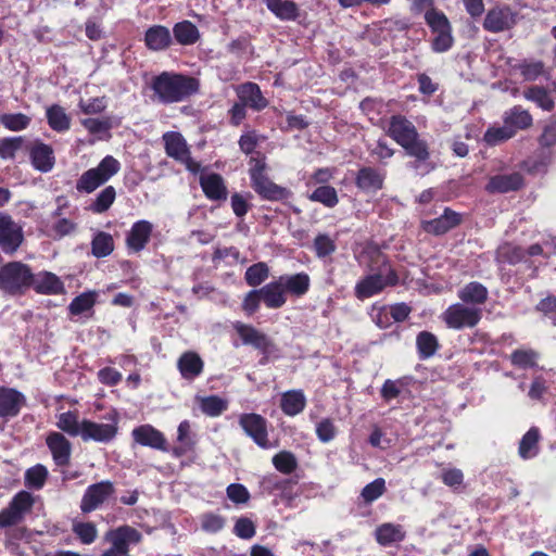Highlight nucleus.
<instances>
[{"mask_svg":"<svg viewBox=\"0 0 556 556\" xmlns=\"http://www.w3.org/2000/svg\"><path fill=\"white\" fill-rule=\"evenodd\" d=\"M105 419L108 422L80 420L76 414L66 412L58 416L56 427L72 437H80L83 441L109 443L115 439L118 431L117 413H110Z\"/></svg>","mask_w":556,"mask_h":556,"instance_id":"f257e3e1","label":"nucleus"},{"mask_svg":"<svg viewBox=\"0 0 556 556\" xmlns=\"http://www.w3.org/2000/svg\"><path fill=\"white\" fill-rule=\"evenodd\" d=\"M151 88L159 102H181L199 90L198 79L181 74L163 72L152 78Z\"/></svg>","mask_w":556,"mask_h":556,"instance_id":"f03ea898","label":"nucleus"},{"mask_svg":"<svg viewBox=\"0 0 556 556\" xmlns=\"http://www.w3.org/2000/svg\"><path fill=\"white\" fill-rule=\"evenodd\" d=\"M388 134L417 161H426L429 157L427 143L419 138L414 124L404 116L395 115L391 117Z\"/></svg>","mask_w":556,"mask_h":556,"instance_id":"7ed1b4c3","label":"nucleus"},{"mask_svg":"<svg viewBox=\"0 0 556 556\" xmlns=\"http://www.w3.org/2000/svg\"><path fill=\"white\" fill-rule=\"evenodd\" d=\"M33 273L28 265L10 262L0 267V290L7 294H22L31 286Z\"/></svg>","mask_w":556,"mask_h":556,"instance_id":"20e7f679","label":"nucleus"},{"mask_svg":"<svg viewBox=\"0 0 556 556\" xmlns=\"http://www.w3.org/2000/svg\"><path fill=\"white\" fill-rule=\"evenodd\" d=\"M119 168V162L115 157L106 155L97 167L90 168L81 174L76 181V190L91 193L117 174Z\"/></svg>","mask_w":556,"mask_h":556,"instance_id":"39448f33","label":"nucleus"},{"mask_svg":"<svg viewBox=\"0 0 556 556\" xmlns=\"http://www.w3.org/2000/svg\"><path fill=\"white\" fill-rule=\"evenodd\" d=\"M141 538V533L130 526L110 530L104 536V540L110 543V547L101 556H130V545L138 544Z\"/></svg>","mask_w":556,"mask_h":556,"instance_id":"423d86ee","label":"nucleus"},{"mask_svg":"<svg viewBox=\"0 0 556 556\" xmlns=\"http://www.w3.org/2000/svg\"><path fill=\"white\" fill-rule=\"evenodd\" d=\"M397 282L396 274L389 267L381 268L378 274L368 275L355 286V295L359 300L370 298L383 290L387 286Z\"/></svg>","mask_w":556,"mask_h":556,"instance_id":"0eeeda50","label":"nucleus"},{"mask_svg":"<svg viewBox=\"0 0 556 556\" xmlns=\"http://www.w3.org/2000/svg\"><path fill=\"white\" fill-rule=\"evenodd\" d=\"M481 309L463 303L451 305L442 315L448 328H472L481 319Z\"/></svg>","mask_w":556,"mask_h":556,"instance_id":"6e6552de","label":"nucleus"},{"mask_svg":"<svg viewBox=\"0 0 556 556\" xmlns=\"http://www.w3.org/2000/svg\"><path fill=\"white\" fill-rule=\"evenodd\" d=\"M34 497L26 491L18 492L9 506L0 511V528H7L20 523L31 509Z\"/></svg>","mask_w":556,"mask_h":556,"instance_id":"1a4fd4ad","label":"nucleus"},{"mask_svg":"<svg viewBox=\"0 0 556 556\" xmlns=\"http://www.w3.org/2000/svg\"><path fill=\"white\" fill-rule=\"evenodd\" d=\"M115 489L112 482L101 481L89 485L81 498L80 509L90 513L99 508L113 493Z\"/></svg>","mask_w":556,"mask_h":556,"instance_id":"9d476101","label":"nucleus"},{"mask_svg":"<svg viewBox=\"0 0 556 556\" xmlns=\"http://www.w3.org/2000/svg\"><path fill=\"white\" fill-rule=\"evenodd\" d=\"M239 424L260 447L269 448L271 445L267 438V422L265 418L257 414H243L239 418Z\"/></svg>","mask_w":556,"mask_h":556,"instance_id":"9b49d317","label":"nucleus"},{"mask_svg":"<svg viewBox=\"0 0 556 556\" xmlns=\"http://www.w3.org/2000/svg\"><path fill=\"white\" fill-rule=\"evenodd\" d=\"M23 241V230L11 216L0 213V248L12 253L18 249Z\"/></svg>","mask_w":556,"mask_h":556,"instance_id":"f8f14e48","label":"nucleus"},{"mask_svg":"<svg viewBox=\"0 0 556 556\" xmlns=\"http://www.w3.org/2000/svg\"><path fill=\"white\" fill-rule=\"evenodd\" d=\"M516 24V14L508 7H496L488 11L483 27L491 33L510 29Z\"/></svg>","mask_w":556,"mask_h":556,"instance_id":"ddd939ff","label":"nucleus"},{"mask_svg":"<svg viewBox=\"0 0 556 556\" xmlns=\"http://www.w3.org/2000/svg\"><path fill=\"white\" fill-rule=\"evenodd\" d=\"M132 439L142 446L167 452V443L164 434L151 425H142L131 431Z\"/></svg>","mask_w":556,"mask_h":556,"instance_id":"4468645a","label":"nucleus"},{"mask_svg":"<svg viewBox=\"0 0 556 556\" xmlns=\"http://www.w3.org/2000/svg\"><path fill=\"white\" fill-rule=\"evenodd\" d=\"M25 403V395L20 391L12 388L0 387L1 418H12L17 416Z\"/></svg>","mask_w":556,"mask_h":556,"instance_id":"2eb2a0df","label":"nucleus"},{"mask_svg":"<svg viewBox=\"0 0 556 556\" xmlns=\"http://www.w3.org/2000/svg\"><path fill=\"white\" fill-rule=\"evenodd\" d=\"M47 445L58 466H67L72 454L71 442L60 432H52L47 437Z\"/></svg>","mask_w":556,"mask_h":556,"instance_id":"dca6fc26","label":"nucleus"},{"mask_svg":"<svg viewBox=\"0 0 556 556\" xmlns=\"http://www.w3.org/2000/svg\"><path fill=\"white\" fill-rule=\"evenodd\" d=\"M233 328L242 340V343L245 345H251L260 351H267L270 345V340L267 336L251 325L243 324L241 321H236L233 324Z\"/></svg>","mask_w":556,"mask_h":556,"instance_id":"f3484780","label":"nucleus"},{"mask_svg":"<svg viewBox=\"0 0 556 556\" xmlns=\"http://www.w3.org/2000/svg\"><path fill=\"white\" fill-rule=\"evenodd\" d=\"M460 222L462 216L458 213L450 208H445L441 216L431 220L424 222L422 228L428 233L440 236L455 228L460 224Z\"/></svg>","mask_w":556,"mask_h":556,"instance_id":"a211bd4d","label":"nucleus"},{"mask_svg":"<svg viewBox=\"0 0 556 556\" xmlns=\"http://www.w3.org/2000/svg\"><path fill=\"white\" fill-rule=\"evenodd\" d=\"M166 154L179 162L189 163L190 152L187 142L179 132L168 131L163 135Z\"/></svg>","mask_w":556,"mask_h":556,"instance_id":"6ab92c4d","label":"nucleus"},{"mask_svg":"<svg viewBox=\"0 0 556 556\" xmlns=\"http://www.w3.org/2000/svg\"><path fill=\"white\" fill-rule=\"evenodd\" d=\"M153 225L150 222L146 219L136 222L126 238L128 248L135 252L143 250L150 240Z\"/></svg>","mask_w":556,"mask_h":556,"instance_id":"aec40b11","label":"nucleus"},{"mask_svg":"<svg viewBox=\"0 0 556 556\" xmlns=\"http://www.w3.org/2000/svg\"><path fill=\"white\" fill-rule=\"evenodd\" d=\"M30 287L42 294H60L64 291V285L61 279L50 271L33 274Z\"/></svg>","mask_w":556,"mask_h":556,"instance_id":"412c9836","label":"nucleus"},{"mask_svg":"<svg viewBox=\"0 0 556 556\" xmlns=\"http://www.w3.org/2000/svg\"><path fill=\"white\" fill-rule=\"evenodd\" d=\"M522 184L523 179L519 173L495 175L490 178L486 190L492 193H506L518 190Z\"/></svg>","mask_w":556,"mask_h":556,"instance_id":"4be33fe9","label":"nucleus"},{"mask_svg":"<svg viewBox=\"0 0 556 556\" xmlns=\"http://www.w3.org/2000/svg\"><path fill=\"white\" fill-rule=\"evenodd\" d=\"M239 100L253 110L260 111L267 106V100L263 97L260 87L254 83H245L238 87Z\"/></svg>","mask_w":556,"mask_h":556,"instance_id":"5701e85b","label":"nucleus"},{"mask_svg":"<svg viewBox=\"0 0 556 556\" xmlns=\"http://www.w3.org/2000/svg\"><path fill=\"white\" fill-rule=\"evenodd\" d=\"M144 42L152 51L165 50L172 42L170 31L162 25L151 26L146 31Z\"/></svg>","mask_w":556,"mask_h":556,"instance_id":"b1692460","label":"nucleus"},{"mask_svg":"<svg viewBox=\"0 0 556 556\" xmlns=\"http://www.w3.org/2000/svg\"><path fill=\"white\" fill-rule=\"evenodd\" d=\"M503 122L509 126L514 135L518 130L527 129L532 125L531 114L520 105H515L503 115Z\"/></svg>","mask_w":556,"mask_h":556,"instance_id":"393cba45","label":"nucleus"},{"mask_svg":"<svg viewBox=\"0 0 556 556\" xmlns=\"http://www.w3.org/2000/svg\"><path fill=\"white\" fill-rule=\"evenodd\" d=\"M177 366L182 378L192 380L202 372L204 364L197 353L186 352L179 357Z\"/></svg>","mask_w":556,"mask_h":556,"instance_id":"a878e982","label":"nucleus"},{"mask_svg":"<svg viewBox=\"0 0 556 556\" xmlns=\"http://www.w3.org/2000/svg\"><path fill=\"white\" fill-rule=\"evenodd\" d=\"M258 290L263 302L268 308H279L287 301L285 288L282 287L279 279L264 286Z\"/></svg>","mask_w":556,"mask_h":556,"instance_id":"bb28decb","label":"nucleus"},{"mask_svg":"<svg viewBox=\"0 0 556 556\" xmlns=\"http://www.w3.org/2000/svg\"><path fill=\"white\" fill-rule=\"evenodd\" d=\"M383 175L371 167H363L356 176V185L365 192H376L382 188Z\"/></svg>","mask_w":556,"mask_h":556,"instance_id":"cd10ccee","label":"nucleus"},{"mask_svg":"<svg viewBox=\"0 0 556 556\" xmlns=\"http://www.w3.org/2000/svg\"><path fill=\"white\" fill-rule=\"evenodd\" d=\"M252 187L256 193L266 200H281L286 198L288 193L285 188L274 184L266 176H256L255 180L252 181Z\"/></svg>","mask_w":556,"mask_h":556,"instance_id":"c85d7f7f","label":"nucleus"},{"mask_svg":"<svg viewBox=\"0 0 556 556\" xmlns=\"http://www.w3.org/2000/svg\"><path fill=\"white\" fill-rule=\"evenodd\" d=\"M306 397L301 390L287 391L281 396L280 407L288 416H295L303 412Z\"/></svg>","mask_w":556,"mask_h":556,"instance_id":"c756f323","label":"nucleus"},{"mask_svg":"<svg viewBox=\"0 0 556 556\" xmlns=\"http://www.w3.org/2000/svg\"><path fill=\"white\" fill-rule=\"evenodd\" d=\"M200 185L208 199L220 200L226 198V187L218 174L202 175Z\"/></svg>","mask_w":556,"mask_h":556,"instance_id":"7c9ffc66","label":"nucleus"},{"mask_svg":"<svg viewBox=\"0 0 556 556\" xmlns=\"http://www.w3.org/2000/svg\"><path fill=\"white\" fill-rule=\"evenodd\" d=\"M267 9L283 21L295 20L299 15L298 5L288 0H264Z\"/></svg>","mask_w":556,"mask_h":556,"instance_id":"2f4dec72","label":"nucleus"},{"mask_svg":"<svg viewBox=\"0 0 556 556\" xmlns=\"http://www.w3.org/2000/svg\"><path fill=\"white\" fill-rule=\"evenodd\" d=\"M34 166L41 172H49L54 164L52 149L43 143L36 144L30 152Z\"/></svg>","mask_w":556,"mask_h":556,"instance_id":"473e14b6","label":"nucleus"},{"mask_svg":"<svg viewBox=\"0 0 556 556\" xmlns=\"http://www.w3.org/2000/svg\"><path fill=\"white\" fill-rule=\"evenodd\" d=\"M173 34L177 42L184 46L193 45L200 38L199 29L190 21L177 23L173 28Z\"/></svg>","mask_w":556,"mask_h":556,"instance_id":"72a5a7b5","label":"nucleus"},{"mask_svg":"<svg viewBox=\"0 0 556 556\" xmlns=\"http://www.w3.org/2000/svg\"><path fill=\"white\" fill-rule=\"evenodd\" d=\"M279 280L285 288V292L289 291L295 295H303L307 292L309 287V277L304 273L281 276Z\"/></svg>","mask_w":556,"mask_h":556,"instance_id":"f704fd0d","label":"nucleus"},{"mask_svg":"<svg viewBox=\"0 0 556 556\" xmlns=\"http://www.w3.org/2000/svg\"><path fill=\"white\" fill-rule=\"evenodd\" d=\"M458 296L464 303L482 304L488 298V290L479 282H470L459 290Z\"/></svg>","mask_w":556,"mask_h":556,"instance_id":"c9c22d12","label":"nucleus"},{"mask_svg":"<svg viewBox=\"0 0 556 556\" xmlns=\"http://www.w3.org/2000/svg\"><path fill=\"white\" fill-rule=\"evenodd\" d=\"M523 97L534 102L539 108L544 111H552L554 109V100L549 96L548 91L540 86H532L523 91Z\"/></svg>","mask_w":556,"mask_h":556,"instance_id":"e433bc0d","label":"nucleus"},{"mask_svg":"<svg viewBox=\"0 0 556 556\" xmlns=\"http://www.w3.org/2000/svg\"><path fill=\"white\" fill-rule=\"evenodd\" d=\"M376 539L381 545H389L404 539L402 527L393 523H383L376 530Z\"/></svg>","mask_w":556,"mask_h":556,"instance_id":"4c0bfd02","label":"nucleus"},{"mask_svg":"<svg viewBox=\"0 0 556 556\" xmlns=\"http://www.w3.org/2000/svg\"><path fill=\"white\" fill-rule=\"evenodd\" d=\"M177 441L180 443V446L175 447L173 451L176 456H181L194 445V435L188 420H184L179 424L177 429Z\"/></svg>","mask_w":556,"mask_h":556,"instance_id":"58836bf2","label":"nucleus"},{"mask_svg":"<svg viewBox=\"0 0 556 556\" xmlns=\"http://www.w3.org/2000/svg\"><path fill=\"white\" fill-rule=\"evenodd\" d=\"M116 190L113 186H108L100 191L96 199L90 203L89 210L96 214L106 212L114 203Z\"/></svg>","mask_w":556,"mask_h":556,"instance_id":"ea45409f","label":"nucleus"},{"mask_svg":"<svg viewBox=\"0 0 556 556\" xmlns=\"http://www.w3.org/2000/svg\"><path fill=\"white\" fill-rule=\"evenodd\" d=\"M539 431L531 428L521 439L519 443V456L523 459H529L538 454L539 446Z\"/></svg>","mask_w":556,"mask_h":556,"instance_id":"a19ab883","label":"nucleus"},{"mask_svg":"<svg viewBox=\"0 0 556 556\" xmlns=\"http://www.w3.org/2000/svg\"><path fill=\"white\" fill-rule=\"evenodd\" d=\"M92 254L100 258L110 255L114 250L113 238L110 233L99 231L91 242Z\"/></svg>","mask_w":556,"mask_h":556,"instance_id":"79ce46f5","label":"nucleus"},{"mask_svg":"<svg viewBox=\"0 0 556 556\" xmlns=\"http://www.w3.org/2000/svg\"><path fill=\"white\" fill-rule=\"evenodd\" d=\"M416 344L421 358H429L439 348L437 337L428 331H421L417 336Z\"/></svg>","mask_w":556,"mask_h":556,"instance_id":"37998d69","label":"nucleus"},{"mask_svg":"<svg viewBox=\"0 0 556 556\" xmlns=\"http://www.w3.org/2000/svg\"><path fill=\"white\" fill-rule=\"evenodd\" d=\"M47 118L50 127L56 131H64L70 128V117L63 108L52 105L47 110Z\"/></svg>","mask_w":556,"mask_h":556,"instance_id":"c03bdc74","label":"nucleus"},{"mask_svg":"<svg viewBox=\"0 0 556 556\" xmlns=\"http://www.w3.org/2000/svg\"><path fill=\"white\" fill-rule=\"evenodd\" d=\"M313 249L318 258H325L337 250L336 239L327 233H318L313 242Z\"/></svg>","mask_w":556,"mask_h":556,"instance_id":"a18cd8bd","label":"nucleus"},{"mask_svg":"<svg viewBox=\"0 0 556 556\" xmlns=\"http://www.w3.org/2000/svg\"><path fill=\"white\" fill-rule=\"evenodd\" d=\"M96 291H88L79 294L71 302L68 309L73 315H79L91 309L97 300Z\"/></svg>","mask_w":556,"mask_h":556,"instance_id":"49530a36","label":"nucleus"},{"mask_svg":"<svg viewBox=\"0 0 556 556\" xmlns=\"http://www.w3.org/2000/svg\"><path fill=\"white\" fill-rule=\"evenodd\" d=\"M271 462L274 467L283 475H290L298 467V460L295 456L288 451H281L274 455Z\"/></svg>","mask_w":556,"mask_h":556,"instance_id":"de8ad7c7","label":"nucleus"},{"mask_svg":"<svg viewBox=\"0 0 556 556\" xmlns=\"http://www.w3.org/2000/svg\"><path fill=\"white\" fill-rule=\"evenodd\" d=\"M200 408L207 416L216 417L227 409V402L216 395H211L200 400Z\"/></svg>","mask_w":556,"mask_h":556,"instance_id":"09e8293b","label":"nucleus"},{"mask_svg":"<svg viewBox=\"0 0 556 556\" xmlns=\"http://www.w3.org/2000/svg\"><path fill=\"white\" fill-rule=\"evenodd\" d=\"M515 135L505 123L502 126L490 127L484 134V141L490 146L500 144Z\"/></svg>","mask_w":556,"mask_h":556,"instance_id":"8fccbe9b","label":"nucleus"},{"mask_svg":"<svg viewBox=\"0 0 556 556\" xmlns=\"http://www.w3.org/2000/svg\"><path fill=\"white\" fill-rule=\"evenodd\" d=\"M48 477V470L43 465H36L25 472L26 484L35 490L43 486Z\"/></svg>","mask_w":556,"mask_h":556,"instance_id":"3c124183","label":"nucleus"},{"mask_svg":"<svg viewBox=\"0 0 556 556\" xmlns=\"http://www.w3.org/2000/svg\"><path fill=\"white\" fill-rule=\"evenodd\" d=\"M309 200L323 203L328 207H333L338 203V194L333 187L321 186L314 190L309 195Z\"/></svg>","mask_w":556,"mask_h":556,"instance_id":"603ef678","label":"nucleus"},{"mask_svg":"<svg viewBox=\"0 0 556 556\" xmlns=\"http://www.w3.org/2000/svg\"><path fill=\"white\" fill-rule=\"evenodd\" d=\"M0 123L9 130L20 131L27 128L30 118L22 113L3 114L0 116Z\"/></svg>","mask_w":556,"mask_h":556,"instance_id":"864d4df0","label":"nucleus"},{"mask_svg":"<svg viewBox=\"0 0 556 556\" xmlns=\"http://www.w3.org/2000/svg\"><path fill=\"white\" fill-rule=\"evenodd\" d=\"M268 267L264 263L250 266L245 271V280L249 286L256 287L268 277Z\"/></svg>","mask_w":556,"mask_h":556,"instance_id":"5fc2aeb1","label":"nucleus"},{"mask_svg":"<svg viewBox=\"0 0 556 556\" xmlns=\"http://www.w3.org/2000/svg\"><path fill=\"white\" fill-rule=\"evenodd\" d=\"M386 491V481L382 478H378L372 482L368 483L362 491V497L366 503H371L379 498Z\"/></svg>","mask_w":556,"mask_h":556,"instance_id":"6e6d98bb","label":"nucleus"},{"mask_svg":"<svg viewBox=\"0 0 556 556\" xmlns=\"http://www.w3.org/2000/svg\"><path fill=\"white\" fill-rule=\"evenodd\" d=\"M425 20L431 28L432 33L452 28L446 15L438 10L430 11L428 14H426Z\"/></svg>","mask_w":556,"mask_h":556,"instance_id":"4d7b16f0","label":"nucleus"},{"mask_svg":"<svg viewBox=\"0 0 556 556\" xmlns=\"http://www.w3.org/2000/svg\"><path fill=\"white\" fill-rule=\"evenodd\" d=\"M510 358L514 365L528 368L536 365L538 354L531 350H517Z\"/></svg>","mask_w":556,"mask_h":556,"instance_id":"13d9d810","label":"nucleus"},{"mask_svg":"<svg viewBox=\"0 0 556 556\" xmlns=\"http://www.w3.org/2000/svg\"><path fill=\"white\" fill-rule=\"evenodd\" d=\"M73 530L84 544H91L97 538L96 526L91 522L75 523Z\"/></svg>","mask_w":556,"mask_h":556,"instance_id":"bf43d9fd","label":"nucleus"},{"mask_svg":"<svg viewBox=\"0 0 556 556\" xmlns=\"http://www.w3.org/2000/svg\"><path fill=\"white\" fill-rule=\"evenodd\" d=\"M435 37L432 40V49L435 52H445L453 46L452 28L434 33Z\"/></svg>","mask_w":556,"mask_h":556,"instance_id":"052dcab7","label":"nucleus"},{"mask_svg":"<svg viewBox=\"0 0 556 556\" xmlns=\"http://www.w3.org/2000/svg\"><path fill=\"white\" fill-rule=\"evenodd\" d=\"M520 73L525 80H536L544 73V64L541 61L525 62L520 66Z\"/></svg>","mask_w":556,"mask_h":556,"instance_id":"680f3d73","label":"nucleus"},{"mask_svg":"<svg viewBox=\"0 0 556 556\" xmlns=\"http://www.w3.org/2000/svg\"><path fill=\"white\" fill-rule=\"evenodd\" d=\"M22 137L8 138L0 142V157L13 159L15 152L22 147Z\"/></svg>","mask_w":556,"mask_h":556,"instance_id":"e2e57ef3","label":"nucleus"},{"mask_svg":"<svg viewBox=\"0 0 556 556\" xmlns=\"http://www.w3.org/2000/svg\"><path fill=\"white\" fill-rule=\"evenodd\" d=\"M316 434L324 443L331 441L336 437V427L332 420L328 418L320 420L316 426Z\"/></svg>","mask_w":556,"mask_h":556,"instance_id":"0e129e2a","label":"nucleus"},{"mask_svg":"<svg viewBox=\"0 0 556 556\" xmlns=\"http://www.w3.org/2000/svg\"><path fill=\"white\" fill-rule=\"evenodd\" d=\"M202 528L207 532H218L225 526V519L216 514H205L202 517Z\"/></svg>","mask_w":556,"mask_h":556,"instance_id":"69168bd1","label":"nucleus"},{"mask_svg":"<svg viewBox=\"0 0 556 556\" xmlns=\"http://www.w3.org/2000/svg\"><path fill=\"white\" fill-rule=\"evenodd\" d=\"M227 496L237 504L247 503L250 498L249 491L242 484L232 483L227 488Z\"/></svg>","mask_w":556,"mask_h":556,"instance_id":"338daca9","label":"nucleus"},{"mask_svg":"<svg viewBox=\"0 0 556 556\" xmlns=\"http://www.w3.org/2000/svg\"><path fill=\"white\" fill-rule=\"evenodd\" d=\"M233 531L237 536L248 540L254 536L255 526L249 518H239Z\"/></svg>","mask_w":556,"mask_h":556,"instance_id":"774afa93","label":"nucleus"}]
</instances>
